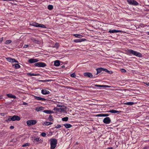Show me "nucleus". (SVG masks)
I'll return each mask as SVG.
<instances>
[{
	"label": "nucleus",
	"instance_id": "1",
	"mask_svg": "<svg viewBox=\"0 0 149 149\" xmlns=\"http://www.w3.org/2000/svg\"><path fill=\"white\" fill-rule=\"evenodd\" d=\"M126 54L128 55H131L132 54L134 56L141 57L142 56V55L141 53L138 52L136 51H134L131 49H128L126 50Z\"/></svg>",
	"mask_w": 149,
	"mask_h": 149
},
{
	"label": "nucleus",
	"instance_id": "2",
	"mask_svg": "<svg viewBox=\"0 0 149 149\" xmlns=\"http://www.w3.org/2000/svg\"><path fill=\"white\" fill-rule=\"evenodd\" d=\"M50 141V146L51 149H54L56 146L57 140L55 139H51Z\"/></svg>",
	"mask_w": 149,
	"mask_h": 149
},
{
	"label": "nucleus",
	"instance_id": "3",
	"mask_svg": "<svg viewBox=\"0 0 149 149\" xmlns=\"http://www.w3.org/2000/svg\"><path fill=\"white\" fill-rule=\"evenodd\" d=\"M66 109V107L65 106H64L60 108L55 107L53 109L55 111H56L57 112H66L67 111Z\"/></svg>",
	"mask_w": 149,
	"mask_h": 149
},
{
	"label": "nucleus",
	"instance_id": "4",
	"mask_svg": "<svg viewBox=\"0 0 149 149\" xmlns=\"http://www.w3.org/2000/svg\"><path fill=\"white\" fill-rule=\"evenodd\" d=\"M37 123L36 120H30L27 121L26 123L28 126H31L35 125Z\"/></svg>",
	"mask_w": 149,
	"mask_h": 149
},
{
	"label": "nucleus",
	"instance_id": "5",
	"mask_svg": "<svg viewBox=\"0 0 149 149\" xmlns=\"http://www.w3.org/2000/svg\"><path fill=\"white\" fill-rule=\"evenodd\" d=\"M35 66L38 67H44L46 66L45 63L43 62H38L34 64Z\"/></svg>",
	"mask_w": 149,
	"mask_h": 149
},
{
	"label": "nucleus",
	"instance_id": "6",
	"mask_svg": "<svg viewBox=\"0 0 149 149\" xmlns=\"http://www.w3.org/2000/svg\"><path fill=\"white\" fill-rule=\"evenodd\" d=\"M128 3L131 5L137 6L138 5V3L134 0H127Z\"/></svg>",
	"mask_w": 149,
	"mask_h": 149
},
{
	"label": "nucleus",
	"instance_id": "7",
	"mask_svg": "<svg viewBox=\"0 0 149 149\" xmlns=\"http://www.w3.org/2000/svg\"><path fill=\"white\" fill-rule=\"evenodd\" d=\"M111 122L110 118L109 117H106L104 118L103 120V123L106 124H109Z\"/></svg>",
	"mask_w": 149,
	"mask_h": 149
},
{
	"label": "nucleus",
	"instance_id": "8",
	"mask_svg": "<svg viewBox=\"0 0 149 149\" xmlns=\"http://www.w3.org/2000/svg\"><path fill=\"white\" fill-rule=\"evenodd\" d=\"M6 60L11 63H18V61L14 58H12L10 57H8L6 58Z\"/></svg>",
	"mask_w": 149,
	"mask_h": 149
},
{
	"label": "nucleus",
	"instance_id": "9",
	"mask_svg": "<svg viewBox=\"0 0 149 149\" xmlns=\"http://www.w3.org/2000/svg\"><path fill=\"white\" fill-rule=\"evenodd\" d=\"M13 121L15 120L19 121L20 120V117L17 116H12Z\"/></svg>",
	"mask_w": 149,
	"mask_h": 149
},
{
	"label": "nucleus",
	"instance_id": "10",
	"mask_svg": "<svg viewBox=\"0 0 149 149\" xmlns=\"http://www.w3.org/2000/svg\"><path fill=\"white\" fill-rule=\"evenodd\" d=\"M34 98L40 101H45L46 100V99L44 98H42L40 97L37 96H34Z\"/></svg>",
	"mask_w": 149,
	"mask_h": 149
},
{
	"label": "nucleus",
	"instance_id": "11",
	"mask_svg": "<svg viewBox=\"0 0 149 149\" xmlns=\"http://www.w3.org/2000/svg\"><path fill=\"white\" fill-rule=\"evenodd\" d=\"M84 75L85 77H87L91 78L93 77V75L90 72H85L84 73Z\"/></svg>",
	"mask_w": 149,
	"mask_h": 149
},
{
	"label": "nucleus",
	"instance_id": "12",
	"mask_svg": "<svg viewBox=\"0 0 149 149\" xmlns=\"http://www.w3.org/2000/svg\"><path fill=\"white\" fill-rule=\"evenodd\" d=\"M121 32H122V31L120 30H110L109 31V32L110 33H119Z\"/></svg>",
	"mask_w": 149,
	"mask_h": 149
},
{
	"label": "nucleus",
	"instance_id": "13",
	"mask_svg": "<svg viewBox=\"0 0 149 149\" xmlns=\"http://www.w3.org/2000/svg\"><path fill=\"white\" fill-rule=\"evenodd\" d=\"M38 61V59L35 58H31L29 61V62L31 63L37 62Z\"/></svg>",
	"mask_w": 149,
	"mask_h": 149
},
{
	"label": "nucleus",
	"instance_id": "14",
	"mask_svg": "<svg viewBox=\"0 0 149 149\" xmlns=\"http://www.w3.org/2000/svg\"><path fill=\"white\" fill-rule=\"evenodd\" d=\"M86 40L84 38H82L81 39H77L75 40H74V42H75L78 43L80 42L83 41H86Z\"/></svg>",
	"mask_w": 149,
	"mask_h": 149
},
{
	"label": "nucleus",
	"instance_id": "15",
	"mask_svg": "<svg viewBox=\"0 0 149 149\" xmlns=\"http://www.w3.org/2000/svg\"><path fill=\"white\" fill-rule=\"evenodd\" d=\"M41 93L43 95H47L49 94L50 93V92L48 90L43 89L41 90Z\"/></svg>",
	"mask_w": 149,
	"mask_h": 149
},
{
	"label": "nucleus",
	"instance_id": "16",
	"mask_svg": "<svg viewBox=\"0 0 149 149\" xmlns=\"http://www.w3.org/2000/svg\"><path fill=\"white\" fill-rule=\"evenodd\" d=\"M95 86L96 87H101V88H106V87H109L110 86L106 85H100L96 84L95 85Z\"/></svg>",
	"mask_w": 149,
	"mask_h": 149
},
{
	"label": "nucleus",
	"instance_id": "17",
	"mask_svg": "<svg viewBox=\"0 0 149 149\" xmlns=\"http://www.w3.org/2000/svg\"><path fill=\"white\" fill-rule=\"evenodd\" d=\"M44 109V108L42 107H38L35 108V110L37 111H41L43 110Z\"/></svg>",
	"mask_w": 149,
	"mask_h": 149
},
{
	"label": "nucleus",
	"instance_id": "18",
	"mask_svg": "<svg viewBox=\"0 0 149 149\" xmlns=\"http://www.w3.org/2000/svg\"><path fill=\"white\" fill-rule=\"evenodd\" d=\"M109 116L108 114L100 113L97 114L96 116L97 117H107Z\"/></svg>",
	"mask_w": 149,
	"mask_h": 149
},
{
	"label": "nucleus",
	"instance_id": "19",
	"mask_svg": "<svg viewBox=\"0 0 149 149\" xmlns=\"http://www.w3.org/2000/svg\"><path fill=\"white\" fill-rule=\"evenodd\" d=\"M60 64V61L58 60H56L54 62V65L56 67L59 66Z\"/></svg>",
	"mask_w": 149,
	"mask_h": 149
},
{
	"label": "nucleus",
	"instance_id": "20",
	"mask_svg": "<svg viewBox=\"0 0 149 149\" xmlns=\"http://www.w3.org/2000/svg\"><path fill=\"white\" fill-rule=\"evenodd\" d=\"M43 112L47 114H51L54 113L52 111L50 110H45L43 111Z\"/></svg>",
	"mask_w": 149,
	"mask_h": 149
},
{
	"label": "nucleus",
	"instance_id": "21",
	"mask_svg": "<svg viewBox=\"0 0 149 149\" xmlns=\"http://www.w3.org/2000/svg\"><path fill=\"white\" fill-rule=\"evenodd\" d=\"M108 112H110L112 113H119L120 112V111H119L116 110H111L109 111H107Z\"/></svg>",
	"mask_w": 149,
	"mask_h": 149
},
{
	"label": "nucleus",
	"instance_id": "22",
	"mask_svg": "<svg viewBox=\"0 0 149 149\" xmlns=\"http://www.w3.org/2000/svg\"><path fill=\"white\" fill-rule=\"evenodd\" d=\"M7 96L10 98H14V99H15L16 98V96H15V95H13L11 94H7Z\"/></svg>",
	"mask_w": 149,
	"mask_h": 149
},
{
	"label": "nucleus",
	"instance_id": "23",
	"mask_svg": "<svg viewBox=\"0 0 149 149\" xmlns=\"http://www.w3.org/2000/svg\"><path fill=\"white\" fill-rule=\"evenodd\" d=\"M12 118H13L12 116H9L8 118V119L6 120H5V121L6 122H7V123H9L10 121H13V120Z\"/></svg>",
	"mask_w": 149,
	"mask_h": 149
},
{
	"label": "nucleus",
	"instance_id": "24",
	"mask_svg": "<svg viewBox=\"0 0 149 149\" xmlns=\"http://www.w3.org/2000/svg\"><path fill=\"white\" fill-rule=\"evenodd\" d=\"M27 74L30 76H38L40 75V74H34L31 73H27Z\"/></svg>",
	"mask_w": 149,
	"mask_h": 149
},
{
	"label": "nucleus",
	"instance_id": "25",
	"mask_svg": "<svg viewBox=\"0 0 149 149\" xmlns=\"http://www.w3.org/2000/svg\"><path fill=\"white\" fill-rule=\"evenodd\" d=\"M12 65L13 66H15V68L16 69L19 68L20 67V65L17 63L15 64H13Z\"/></svg>",
	"mask_w": 149,
	"mask_h": 149
},
{
	"label": "nucleus",
	"instance_id": "26",
	"mask_svg": "<svg viewBox=\"0 0 149 149\" xmlns=\"http://www.w3.org/2000/svg\"><path fill=\"white\" fill-rule=\"evenodd\" d=\"M64 125L66 128H70L72 127V125L69 124H65Z\"/></svg>",
	"mask_w": 149,
	"mask_h": 149
},
{
	"label": "nucleus",
	"instance_id": "27",
	"mask_svg": "<svg viewBox=\"0 0 149 149\" xmlns=\"http://www.w3.org/2000/svg\"><path fill=\"white\" fill-rule=\"evenodd\" d=\"M39 24L36 22H33L31 24L32 25L37 27H39Z\"/></svg>",
	"mask_w": 149,
	"mask_h": 149
},
{
	"label": "nucleus",
	"instance_id": "28",
	"mask_svg": "<svg viewBox=\"0 0 149 149\" xmlns=\"http://www.w3.org/2000/svg\"><path fill=\"white\" fill-rule=\"evenodd\" d=\"M52 124V123L49 122H44V123L42 124V125H51Z\"/></svg>",
	"mask_w": 149,
	"mask_h": 149
},
{
	"label": "nucleus",
	"instance_id": "29",
	"mask_svg": "<svg viewBox=\"0 0 149 149\" xmlns=\"http://www.w3.org/2000/svg\"><path fill=\"white\" fill-rule=\"evenodd\" d=\"M74 36L76 38H81L83 37L82 35L79 34H75L74 35Z\"/></svg>",
	"mask_w": 149,
	"mask_h": 149
},
{
	"label": "nucleus",
	"instance_id": "30",
	"mask_svg": "<svg viewBox=\"0 0 149 149\" xmlns=\"http://www.w3.org/2000/svg\"><path fill=\"white\" fill-rule=\"evenodd\" d=\"M134 104V103L132 102H129L125 103V104L128 105H132Z\"/></svg>",
	"mask_w": 149,
	"mask_h": 149
},
{
	"label": "nucleus",
	"instance_id": "31",
	"mask_svg": "<svg viewBox=\"0 0 149 149\" xmlns=\"http://www.w3.org/2000/svg\"><path fill=\"white\" fill-rule=\"evenodd\" d=\"M30 145V143H26L23 145L22 146V147H26L27 146H29Z\"/></svg>",
	"mask_w": 149,
	"mask_h": 149
},
{
	"label": "nucleus",
	"instance_id": "32",
	"mask_svg": "<svg viewBox=\"0 0 149 149\" xmlns=\"http://www.w3.org/2000/svg\"><path fill=\"white\" fill-rule=\"evenodd\" d=\"M59 44L58 43H55L53 46V47L58 49L59 47Z\"/></svg>",
	"mask_w": 149,
	"mask_h": 149
},
{
	"label": "nucleus",
	"instance_id": "33",
	"mask_svg": "<svg viewBox=\"0 0 149 149\" xmlns=\"http://www.w3.org/2000/svg\"><path fill=\"white\" fill-rule=\"evenodd\" d=\"M53 8V6L52 5H49L48 6V9L49 10H52Z\"/></svg>",
	"mask_w": 149,
	"mask_h": 149
},
{
	"label": "nucleus",
	"instance_id": "34",
	"mask_svg": "<svg viewBox=\"0 0 149 149\" xmlns=\"http://www.w3.org/2000/svg\"><path fill=\"white\" fill-rule=\"evenodd\" d=\"M68 117H65L63 118H62V120L63 121H67L68 120Z\"/></svg>",
	"mask_w": 149,
	"mask_h": 149
},
{
	"label": "nucleus",
	"instance_id": "35",
	"mask_svg": "<svg viewBox=\"0 0 149 149\" xmlns=\"http://www.w3.org/2000/svg\"><path fill=\"white\" fill-rule=\"evenodd\" d=\"M39 27H41L44 28H46V27L44 25L40 24H39Z\"/></svg>",
	"mask_w": 149,
	"mask_h": 149
},
{
	"label": "nucleus",
	"instance_id": "36",
	"mask_svg": "<svg viewBox=\"0 0 149 149\" xmlns=\"http://www.w3.org/2000/svg\"><path fill=\"white\" fill-rule=\"evenodd\" d=\"M97 71V73L96 74H97L98 73H100L101 71V69L100 68H97L96 69Z\"/></svg>",
	"mask_w": 149,
	"mask_h": 149
},
{
	"label": "nucleus",
	"instance_id": "37",
	"mask_svg": "<svg viewBox=\"0 0 149 149\" xmlns=\"http://www.w3.org/2000/svg\"><path fill=\"white\" fill-rule=\"evenodd\" d=\"M11 42H12V41L11 40H6V41L5 42V44H9L10 43H11Z\"/></svg>",
	"mask_w": 149,
	"mask_h": 149
},
{
	"label": "nucleus",
	"instance_id": "38",
	"mask_svg": "<svg viewBox=\"0 0 149 149\" xmlns=\"http://www.w3.org/2000/svg\"><path fill=\"white\" fill-rule=\"evenodd\" d=\"M40 135L43 137H45L46 136V134L45 132H42L41 134Z\"/></svg>",
	"mask_w": 149,
	"mask_h": 149
},
{
	"label": "nucleus",
	"instance_id": "39",
	"mask_svg": "<svg viewBox=\"0 0 149 149\" xmlns=\"http://www.w3.org/2000/svg\"><path fill=\"white\" fill-rule=\"evenodd\" d=\"M70 76L71 77H74V78L76 76L75 74L74 73L72 74H70Z\"/></svg>",
	"mask_w": 149,
	"mask_h": 149
},
{
	"label": "nucleus",
	"instance_id": "40",
	"mask_svg": "<svg viewBox=\"0 0 149 149\" xmlns=\"http://www.w3.org/2000/svg\"><path fill=\"white\" fill-rule=\"evenodd\" d=\"M40 138L39 137H38V138H36L34 139V140L35 141H36L37 142H38V141H40Z\"/></svg>",
	"mask_w": 149,
	"mask_h": 149
},
{
	"label": "nucleus",
	"instance_id": "41",
	"mask_svg": "<svg viewBox=\"0 0 149 149\" xmlns=\"http://www.w3.org/2000/svg\"><path fill=\"white\" fill-rule=\"evenodd\" d=\"M40 81L42 82H49L50 81L49 80H41Z\"/></svg>",
	"mask_w": 149,
	"mask_h": 149
},
{
	"label": "nucleus",
	"instance_id": "42",
	"mask_svg": "<svg viewBox=\"0 0 149 149\" xmlns=\"http://www.w3.org/2000/svg\"><path fill=\"white\" fill-rule=\"evenodd\" d=\"M61 127V125H57L56 126L55 128H60Z\"/></svg>",
	"mask_w": 149,
	"mask_h": 149
},
{
	"label": "nucleus",
	"instance_id": "43",
	"mask_svg": "<svg viewBox=\"0 0 149 149\" xmlns=\"http://www.w3.org/2000/svg\"><path fill=\"white\" fill-rule=\"evenodd\" d=\"M121 71L122 72H125L126 71V70L124 69H121Z\"/></svg>",
	"mask_w": 149,
	"mask_h": 149
},
{
	"label": "nucleus",
	"instance_id": "44",
	"mask_svg": "<svg viewBox=\"0 0 149 149\" xmlns=\"http://www.w3.org/2000/svg\"><path fill=\"white\" fill-rule=\"evenodd\" d=\"M64 106L63 105L61 104H58L57 105V106L58 107H62L63 106Z\"/></svg>",
	"mask_w": 149,
	"mask_h": 149
},
{
	"label": "nucleus",
	"instance_id": "45",
	"mask_svg": "<svg viewBox=\"0 0 149 149\" xmlns=\"http://www.w3.org/2000/svg\"><path fill=\"white\" fill-rule=\"evenodd\" d=\"M29 47V45H25L23 47L24 48H27Z\"/></svg>",
	"mask_w": 149,
	"mask_h": 149
},
{
	"label": "nucleus",
	"instance_id": "46",
	"mask_svg": "<svg viewBox=\"0 0 149 149\" xmlns=\"http://www.w3.org/2000/svg\"><path fill=\"white\" fill-rule=\"evenodd\" d=\"M14 128V127L13 126H11L10 127V128L11 129H13Z\"/></svg>",
	"mask_w": 149,
	"mask_h": 149
},
{
	"label": "nucleus",
	"instance_id": "47",
	"mask_svg": "<svg viewBox=\"0 0 149 149\" xmlns=\"http://www.w3.org/2000/svg\"><path fill=\"white\" fill-rule=\"evenodd\" d=\"M3 38H1L0 39V42H2L3 41Z\"/></svg>",
	"mask_w": 149,
	"mask_h": 149
},
{
	"label": "nucleus",
	"instance_id": "48",
	"mask_svg": "<svg viewBox=\"0 0 149 149\" xmlns=\"http://www.w3.org/2000/svg\"><path fill=\"white\" fill-rule=\"evenodd\" d=\"M3 1H14V0H2Z\"/></svg>",
	"mask_w": 149,
	"mask_h": 149
},
{
	"label": "nucleus",
	"instance_id": "49",
	"mask_svg": "<svg viewBox=\"0 0 149 149\" xmlns=\"http://www.w3.org/2000/svg\"><path fill=\"white\" fill-rule=\"evenodd\" d=\"M107 149H113V148L112 147H109Z\"/></svg>",
	"mask_w": 149,
	"mask_h": 149
},
{
	"label": "nucleus",
	"instance_id": "50",
	"mask_svg": "<svg viewBox=\"0 0 149 149\" xmlns=\"http://www.w3.org/2000/svg\"><path fill=\"white\" fill-rule=\"evenodd\" d=\"M52 115H50L49 116V118H52Z\"/></svg>",
	"mask_w": 149,
	"mask_h": 149
},
{
	"label": "nucleus",
	"instance_id": "51",
	"mask_svg": "<svg viewBox=\"0 0 149 149\" xmlns=\"http://www.w3.org/2000/svg\"><path fill=\"white\" fill-rule=\"evenodd\" d=\"M26 102H24L23 103V104L24 105H26Z\"/></svg>",
	"mask_w": 149,
	"mask_h": 149
},
{
	"label": "nucleus",
	"instance_id": "52",
	"mask_svg": "<svg viewBox=\"0 0 149 149\" xmlns=\"http://www.w3.org/2000/svg\"><path fill=\"white\" fill-rule=\"evenodd\" d=\"M148 35H149V32H148Z\"/></svg>",
	"mask_w": 149,
	"mask_h": 149
},
{
	"label": "nucleus",
	"instance_id": "53",
	"mask_svg": "<svg viewBox=\"0 0 149 149\" xmlns=\"http://www.w3.org/2000/svg\"><path fill=\"white\" fill-rule=\"evenodd\" d=\"M148 86H149V83H148Z\"/></svg>",
	"mask_w": 149,
	"mask_h": 149
},
{
	"label": "nucleus",
	"instance_id": "54",
	"mask_svg": "<svg viewBox=\"0 0 149 149\" xmlns=\"http://www.w3.org/2000/svg\"><path fill=\"white\" fill-rule=\"evenodd\" d=\"M15 1H17L16 0H15Z\"/></svg>",
	"mask_w": 149,
	"mask_h": 149
},
{
	"label": "nucleus",
	"instance_id": "55",
	"mask_svg": "<svg viewBox=\"0 0 149 149\" xmlns=\"http://www.w3.org/2000/svg\"><path fill=\"white\" fill-rule=\"evenodd\" d=\"M149 119V118H148Z\"/></svg>",
	"mask_w": 149,
	"mask_h": 149
},
{
	"label": "nucleus",
	"instance_id": "56",
	"mask_svg": "<svg viewBox=\"0 0 149 149\" xmlns=\"http://www.w3.org/2000/svg\"><path fill=\"white\" fill-rule=\"evenodd\" d=\"M148 125L149 126V125Z\"/></svg>",
	"mask_w": 149,
	"mask_h": 149
}]
</instances>
